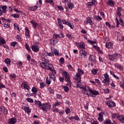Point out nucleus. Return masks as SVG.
<instances>
[{
  "label": "nucleus",
  "mask_w": 124,
  "mask_h": 124,
  "mask_svg": "<svg viewBox=\"0 0 124 124\" xmlns=\"http://www.w3.org/2000/svg\"><path fill=\"white\" fill-rule=\"evenodd\" d=\"M84 74V72L83 71V70H81L80 69H78V72L76 73V80L78 81V83H81V77H82V75Z\"/></svg>",
  "instance_id": "f257e3e1"
},
{
  "label": "nucleus",
  "mask_w": 124,
  "mask_h": 124,
  "mask_svg": "<svg viewBox=\"0 0 124 124\" xmlns=\"http://www.w3.org/2000/svg\"><path fill=\"white\" fill-rule=\"evenodd\" d=\"M108 58L109 60L112 61V62H117V60L121 58V54L119 53H115L112 55H109Z\"/></svg>",
  "instance_id": "f03ea898"
},
{
  "label": "nucleus",
  "mask_w": 124,
  "mask_h": 124,
  "mask_svg": "<svg viewBox=\"0 0 124 124\" xmlns=\"http://www.w3.org/2000/svg\"><path fill=\"white\" fill-rule=\"evenodd\" d=\"M89 92H90V93H86V95L88 96V97H93V95H99V93L98 91H96L95 90H93L91 89V88H89L88 89Z\"/></svg>",
  "instance_id": "7ed1b4c3"
},
{
  "label": "nucleus",
  "mask_w": 124,
  "mask_h": 124,
  "mask_svg": "<svg viewBox=\"0 0 124 124\" xmlns=\"http://www.w3.org/2000/svg\"><path fill=\"white\" fill-rule=\"evenodd\" d=\"M62 74L65 77L66 82H68L66 84V86H70L71 85V82L70 81V77L69 76V74L66 71H63Z\"/></svg>",
  "instance_id": "20e7f679"
},
{
  "label": "nucleus",
  "mask_w": 124,
  "mask_h": 124,
  "mask_svg": "<svg viewBox=\"0 0 124 124\" xmlns=\"http://www.w3.org/2000/svg\"><path fill=\"white\" fill-rule=\"evenodd\" d=\"M51 109V104L49 103L42 104V107L41 109L43 112H47V110H50Z\"/></svg>",
  "instance_id": "39448f33"
},
{
  "label": "nucleus",
  "mask_w": 124,
  "mask_h": 124,
  "mask_svg": "<svg viewBox=\"0 0 124 124\" xmlns=\"http://www.w3.org/2000/svg\"><path fill=\"white\" fill-rule=\"evenodd\" d=\"M41 66L44 68V69H47V70H50V71H52L53 69H52L51 66H49V65H52V64L51 63H47L46 62H42L40 63Z\"/></svg>",
  "instance_id": "423d86ee"
},
{
  "label": "nucleus",
  "mask_w": 124,
  "mask_h": 124,
  "mask_svg": "<svg viewBox=\"0 0 124 124\" xmlns=\"http://www.w3.org/2000/svg\"><path fill=\"white\" fill-rule=\"evenodd\" d=\"M105 78L103 80V83H104V85L106 86H109L110 85V78H109V75L108 74L106 73L104 75Z\"/></svg>",
  "instance_id": "0eeeda50"
},
{
  "label": "nucleus",
  "mask_w": 124,
  "mask_h": 124,
  "mask_svg": "<svg viewBox=\"0 0 124 124\" xmlns=\"http://www.w3.org/2000/svg\"><path fill=\"white\" fill-rule=\"evenodd\" d=\"M88 55V52L85 50V49H81L79 50V59H83V58H85Z\"/></svg>",
  "instance_id": "6e6552de"
},
{
  "label": "nucleus",
  "mask_w": 124,
  "mask_h": 124,
  "mask_svg": "<svg viewBox=\"0 0 124 124\" xmlns=\"http://www.w3.org/2000/svg\"><path fill=\"white\" fill-rule=\"evenodd\" d=\"M21 88H24V89L26 90V92H30V90H31V87L28 85V83L27 82H23L21 84Z\"/></svg>",
  "instance_id": "1a4fd4ad"
},
{
  "label": "nucleus",
  "mask_w": 124,
  "mask_h": 124,
  "mask_svg": "<svg viewBox=\"0 0 124 124\" xmlns=\"http://www.w3.org/2000/svg\"><path fill=\"white\" fill-rule=\"evenodd\" d=\"M106 104L109 108H112L116 106V103L114 101H111V100L107 101Z\"/></svg>",
  "instance_id": "9d476101"
},
{
  "label": "nucleus",
  "mask_w": 124,
  "mask_h": 124,
  "mask_svg": "<svg viewBox=\"0 0 124 124\" xmlns=\"http://www.w3.org/2000/svg\"><path fill=\"white\" fill-rule=\"evenodd\" d=\"M84 23L85 25H88V24H90L91 26L93 25L94 23L93 22V20H92V18H91L90 17H88L86 18V20L84 21Z\"/></svg>",
  "instance_id": "9b49d317"
},
{
  "label": "nucleus",
  "mask_w": 124,
  "mask_h": 124,
  "mask_svg": "<svg viewBox=\"0 0 124 124\" xmlns=\"http://www.w3.org/2000/svg\"><path fill=\"white\" fill-rule=\"evenodd\" d=\"M78 49H81V50H85L86 49V45L85 43L83 42H81L78 44Z\"/></svg>",
  "instance_id": "f8f14e48"
},
{
  "label": "nucleus",
  "mask_w": 124,
  "mask_h": 124,
  "mask_svg": "<svg viewBox=\"0 0 124 124\" xmlns=\"http://www.w3.org/2000/svg\"><path fill=\"white\" fill-rule=\"evenodd\" d=\"M17 123V119L15 117L9 119L8 124H15Z\"/></svg>",
  "instance_id": "ddd939ff"
},
{
  "label": "nucleus",
  "mask_w": 124,
  "mask_h": 124,
  "mask_svg": "<svg viewBox=\"0 0 124 124\" xmlns=\"http://www.w3.org/2000/svg\"><path fill=\"white\" fill-rule=\"evenodd\" d=\"M31 49L32 51L35 53L39 51V46L37 45H33L31 46Z\"/></svg>",
  "instance_id": "4468645a"
},
{
  "label": "nucleus",
  "mask_w": 124,
  "mask_h": 124,
  "mask_svg": "<svg viewBox=\"0 0 124 124\" xmlns=\"http://www.w3.org/2000/svg\"><path fill=\"white\" fill-rule=\"evenodd\" d=\"M121 12H122V8L121 7H117L116 14L119 18H121V17L122 16V14L121 13Z\"/></svg>",
  "instance_id": "2eb2a0df"
},
{
  "label": "nucleus",
  "mask_w": 124,
  "mask_h": 124,
  "mask_svg": "<svg viewBox=\"0 0 124 124\" xmlns=\"http://www.w3.org/2000/svg\"><path fill=\"white\" fill-rule=\"evenodd\" d=\"M0 9H1L2 13H6L7 12V6L6 5L1 6H0Z\"/></svg>",
  "instance_id": "dca6fc26"
},
{
  "label": "nucleus",
  "mask_w": 124,
  "mask_h": 124,
  "mask_svg": "<svg viewBox=\"0 0 124 124\" xmlns=\"http://www.w3.org/2000/svg\"><path fill=\"white\" fill-rule=\"evenodd\" d=\"M89 61H90L91 62H93V63L95 62V57L93 55H90Z\"/></svg>",
  "instance_id": "f3484780"
},
{
  "label": "nucleus",
  "mask_w": 124,
  "mask_h": 124,
  "mask_svg": "<svg viewBox=\"0 0 124 124\" xmlns=\"http://www.w3.org/2000/svg\"><path fill=\"white\" fill-rule=\"evenodd\" d=\"M57 21L58 22V26L60 27L61 30H63L64 26L62 23V19L61 18H58Z\"/></svg>",
  "instance_id": "a211bd4d"
},
{
  "label": "nucleus",
  "mask_w": 124,
  "mask_h": 124,
  "mask_svg": "<svg viewBox=\"0 0 124 124\" xmlns=\"http://www.w3.org/2000/svg\"><path fill=\"white\" fill-rule=\"evenodd\" d=\"M34 103L36 105L39 106V108H41V109L42 108V103H41V101L35 100Z\"/></svg>",
  "instance_id": "6ab92c4d"
},
{
  "label": "nucleus",
  "mask_w": 124,
  "mask_h": 124,
  "mask_svg": "<svg viewBox=\"0 0 124 124\" xmlns=\"http://www.w3.org/2000/svg\"><path fill=\"white\" fill-rule=\"evenodd\" d=\"M25 35L26 37H28V38H30L31 36L30 35V30L27 27L25 28Z\"/></svg>",
  "instance_id": "aec40b11"
},
{
  "label": "nucleus",
  "mask_w": 124,
  "mask_h": 124,
  "mask_svg": "<svg viewBox=\"0 0 124 124\" xmlns=\"http://www.w3.org/2000/svg\"><path fill=\"white\" fill-rule=\"evenodd\" d=\"M111 116L112 119H118L119 120V118H120V114L118 113H112Z\"/></svg>",
  "instance_id": "412c9836"
},
{
  "label": "nucleus",
  "mask_w": 124,
  "mask_h": 124,
  "mask_svg": "<svg viewBox=\"0 0 124 124\" xmlns=\"http://www.w3.org/2000/svg\"><path fill=\"white\" fill-rule=\"evenodd\" d=\"M98 120L99 122H103V113H99V117L98 118Z\"/></svg>",
  "instance_id": "4be33fe9"
},
{
  "label": "nucleus",
  "mask_w": 124,
  "mask_h": 124,
  "mask_svg": "<svg viewBox=\"0 0 124 124\" xmlns=\"http://www.w3.org/2000/svg\"><path fill=\"white\" fill-rule=\"evenodd\" d=\"M6 43V42H5V40H4V38L2 37H0V45H3Z\"/></svg>",
  "instance_id": "5701e85b"
},
{
  "label": "nucleus",
  "mask_w": 124,
  "mask_h": 124,
  "mask_svg": "<svg viewBox=\"0 0 124 124\" xmlns=\"http://www.w3.org/2000/svg\"><path fill=\"white\" fill-rule=\"evenodd\" d=\"M38 6H34L33 7H30L29 8V10L30 11H35L37 9Z\"/></svg>",
  "instance_id": "b1692460"
},
{
  "label": "nucleus",
  "mask_w": 124,
  "mask_h": 124,
  "mask_svg": "<svg viewBox=\"0 0 124 124\" xmlns=\"http://www.w3.org/2000/svg\"><path fill=\"white\" fill-rule=\"evenodd\" d=\"M114 66L115 67H117V68L120 70H123L124 69V67H123V66H122V65H121L120 64L115 63L114 64Z\"/></svg>",
  "instance_id": "393cba45"
},
{
  "label": "nucleus",
  "mask_w": 124,
  "mask_h": 124,
  "mask_svg": "<svg viewBox=\"0 0 124 124\" xmlns=\"http://www.w3.org/2000/svg\"><path fill=\"white\" fill-rule=\"evenodd\" d=\"M57 42L56 41V39H51L50 44L52 46H54Z\"/></svg>",
  "instance_id": "a878e982"
},
{
  "label": "nucleus",
  "mask_w": 124,
  "mask_h": 124,
  "mask_svg": "<svg viewBox=\"0 0 124 124\" xmlns=\"http://www.w3.org/2000/svg\"><path fill=\"white\" fill-rule=\"evenodd\" d=\"M113 46V44L110 42L109 43H107L106 44V48H108V49H110V48H111V47H112Z\"/></svg>",
  "instance_id": "bb28decb"
},
{
  "label": "nucleus",
  "mask_w": 124,
  "mask_h": 124,
  "mask_svg": "<svg viewBox=\"0 0 124 124\" xmlns=\"http://www.w3.org/2000/svg\"><path fill=\"white\" fill-rule=\"evenodd\" d=\"M119 121L122 123L124 124V115H120L119 118Z\"/></svg>",
  "instance_id": "cd10ccee"
},
{
  "label": "nucleus",
  "mask_w": 124,
  "mask_h": 124,
  "mask_svg": "<svg viewBox=\"0 0 124 124\" xmlns=\"http://www.w3.org/2000/svg\"><path fill=\"white\" fill-rule=\"evenodd\" d=\"M49 78L52 79L54 82L56 81V76L54 74H49Z\"/></svg>",
  "instance_id": "c85d7f7f"
},
{
  "label": "nucleus",
  "mask_w": 124,
  "mask_h": 124,
  "mask_svg": "<svg viewBox=\"0 0 124 124\" xmlns=\"http://www.w3.org/2000/svg\"><path fill=\"white\" fill-rule=\"evenodd\" d=\"M24 111H25L27 114H30V113L31 112V109H30V108L28 107H25L24 108Z\"/></svg>",
  "instance_id": "c756f323"
},
{
  "label": "nucleus",
  "mask_w": 124,
  "mask_h": 124,
  "mask_svg": "<svg viewBox=\"0 0 124 124\" xmlns=\"http://www.w3.org/2000/svg\"><path fill=\"white\" fill-rule=\"evenodd\" d=\"M31 92L34 93V94H35V95H36V94L37 93V89H36V88L33 87H32V88L31 89Z\"/></svg>",
  "instance_id": "7c9ffc66"
},
{
  "label": "nucleus",
  "mask_w": 124,
  "mask_h": 124,
  "mask_svg": "<svg viewBox=\"0 0 124 124\" xmlns=\"http://www.w3.org/2000/svg\"><path fill=\"white\" fill-rule=\"evenodd\" d=\"M25 47L29 52H31V47H30V46L27 43H25Z\"/></svg>",
  "instance_id": "2f4dec72"
},
{
  "label": "nucleus",
  "mask_w": 124,
  "mask_h": 124,
  "mask_svg": "<svg viewBox=\"0 0 124 124\" xmlns=\"http://www.w3.org/2000/svg\"><path fill=\"white\" fill-rule=\"evenodd\" d=\"M108 4L110 6H112V5H115V3L112 0H109L108 1Z\"/></svg>",
  "instance_id": "473e14b6"
},
{
  "label": "nucleus",
  "mask_w": 124,
  "mask_h": 124,
  "mask_svg": "<svg viewBox=\"0 0 124 124\" xmlns=\"http://www.w3.org/2000/svg\"><path fill=\"white\" fill-rule=\"evenodd\" d=\"M4 62L6 63L7 64H10V62H11V61H10V59L9 58H6L4 60Z\"/></svg>",
  "instance_id": "72a5a7b5"
},
{
  "label": "nucleus",
  "mask_w": 124,
  "mask_h": 124,
  "mask_svg": "<svg viewBox=\"0 0 124 124\" xmlns=\"http://www.w3.org/2000/svg\"><path fill=\"white\" fill-rule=\"evenodd\" d=\"M67 6L68 8H70V9H72L74 6V4L71 3H69L67 4Z\"/></svg>",
  "instance_id": "f704fd0d"
},
{
  "label": "nucleus",
  "mask_w": 124,
  "mask_h": 124,
  "mask_svg": "<svg viewBox=\"0 0 124 124\" xmlns=\"http://www.w3.org/2000/svg\"><path fill=\"white\" fill-rule=\"evenodd\" d=\"M97 71H98V70H97V69H93L92 70V73L93 74V75H96Z\"/></svg>",
  "instance_id": "c9c22d12"
},
{
  "label": "nucleus",
  "mask_w": 124,
  "mask_h": 124,
  "mask_svg": "<svg viewBox=\"0 0 124 124\" xmlns=\"http://www.w3.org/2000/svg\"><path fill=\"white\" fill-rule=\"evenodd\" d=\"M61 103L60 101H57V102L55 103L53 105V107H57V106H60Z\"/></svg>",
  "instance_id": "e433bc0d"
},
{
  "label": "nucleus",
  "mask_w": 124,
  "mask_h": 124,
  "mask_svg": "<svg viewBox=\"0 0 124 124\" xmlns=\"http://www.w3.org/2000/svg\"><path fill=\"white\" fill-rule=\"evenodd\" d=\"M65 112L67 115H68L69 113H70V108H68V107H66L65 109Z\"/></svg>",
  "instance_id": "4c0bfd02"
},
{
  "label": "nucleus",
  "mask_w": 124,
  "mask_h": 124,
  "mask_svg": "<svg viewBox=\"0 0 124 124\" xmlns=\"http://www.w3.org/2000/svg\"><path fill=\"white\" fill-rule=\"evenodd\" d=\"M11 79H15L17 77V76L15 74H11L10 75Z\"/></svg>",
  "instance_id": "58836bf2"
},
{
  "label": "nucleus",
  "mask_w": 124,
  "mask_h": 124,
  "mask_svg": "<svg viewBox=\"0 0 124 124\" xmlns=\"http://www.w3.org/2000/svg\"><path fill=\"white\" fill-rule=\"evenodd\" d=\"M59 62L61 63V64H63L64 63V58H61L59 60Z\"/></svg>",
  "instance_id": "ea45409f"
},
{
  "label": "nucleus",
  "mask_w": 124,
  "mask_h": 124,
  "mask_svg": "<svg viewBox=\"0 0 124 124\" xmlns=\"http://www.w3.org/2000/svg\"><path fill=\"white\" fill-rule=\"evenodd\" d=\"M66 36L67 37V38L70 39L71 40L73 39V37H72V35H71L70 34H66Z\"/></svg>",
  "instance_id": "a19ab883"
},
{
  "label": "nucleus",
  "mask_w": 124,
  "mask_h": 124,
  "mask_svg": "<svg viewBox=\"0 0 124 124\" xmlns=\"http://www.w3.org/2000/svg\"><path fill=\"white\" fill-rule=\"evenodd\" d=\"M26 101L30 102V103H33V99L31 98H27L26 99Z\"/></svg>",
  "instance_id": "79ce46f5"
},
{
  "label": "nucleus",
  "mask_w": 124,
  "mask_h": 124,
  "mask_svg": "<svg viewBox=\"0 0 124 124\" xmlns=\"http://www.w3.org/2000/svg\"><path fill=\"white\" fill-rule=\"evenodd\" d=\"M67 26H68V27H69L72 30H73V29H74V26H73V25H72L70 22L67 23Z\"/></svg>",
  "instance_id": "37998d69"
},
{
  "label": "nucleus",
  "mask_w": 124,
  "mask_h": 124,
  "mask_svg": "<svg viewBox=\"0 0 124 124\" xmlns=\"http://www.w3.org/2000/svg\"><path fill=\"white\" fill-rule=\"evenodd\" d=\"M30 23L33 25V26L34 27V29L36 28V27L37 25H36V23L34 22L33 20H31L30 21Z\"/></svg>",
  "instance_id": "c03bdc74"
},
{
  "label": "nucleus",
  "mask_w": 124,
  "mask_h": 124,
  "mask_svg": "<svg viewBox=\"0 0 124 124\" xmlns=\"http://www.w3.org/2000/svg\"><path fill=\"white\" fill-rule=\"evenodd\" d=\"M16 64L17 65H18V67H21V66H22V64H23V62L20 61H18L16 62Z\"/></svg>",
  "instance_id": "a18cd8bd"
},
{
  "label": "nucleus",
  "mask_w": 124,
  "mask_h": 124,
  "mask_svg": "<svg viewBox=\"0 0 124 124\" xmlns=\"http://www.w3.org/2000/svg\"><path fill=\"white\" fill-rule=\"evenodd\" d=\"M11 16L12 17H13V18H19V17H20V16H19V15L17 14H12L11 15Z\"/></svg>",
  "instance_id": "49530a36"
},
{
  "label": "nucleus",
  "mask_w": 124,
  "mask_h": 124,
  "mask_svg": "<svg viewBox=\"0 0 124 124\" xmlns=\"http://www.w3.org/2000/svg\"><path fill=\"white\" fill-rule=\"evenodd\" d=\"M105 124H111V120L110 119H107L104 121Z\"/></svg>",
  "instance_id": "de8ad7c7"
},
{
  "label": "nucleus",
  "mask_w": 124,
  "mask_h": 124,
  "mask_svg": "<svg viewBox=\"0 0 124 124\" xmlns=\"http://www.w3.org/2000/svg\"><path fill=\"white\" fill-rule=\"evenodd\" d=\"M14 27L18 31H20V28H19V25H18V24L15 23Z\"/></svg>",
  "instance_id": "09e8293b"
},
{
  "label": "nucleus",
  "mask_w": 124,
  "mask_h": 124,
  "mask_svg": "<svg viewBox=\"0 0 124 124\" xmlns=\"http://www.w3.org/2000/svg\"><path fill=\"white\" fill-rule=\"evenodd\" d=\"M47 90L50 93L53 94L55 93V91H54V90L51 89L50 87L48 88Z\"/></svg>",
  "instance_id": "8fccbe9b"
},
{
  "label": "nucleus",
  "mask_w": 124,
  "mask_h": 124,
  "mask_svg": "<svg viewBox=\"0 0 124 124\" xmlns=\"http://www.w3.org/2000/svg\"><path fill=\"white\" fill-rule=\"evenodd\" d=\"M52 82V80L51 79H48V78H46V85H50V84H51V82Z\"/></svg>",
  "instance_id": "3c124183"
},
{
  "label": "nucleus",
  "mask_w": 124,
  "mask_h": 124,
  "mask_svg": "<svg viewBox=\"0 0 124 124\" xmlns=\"http://www.w3.org/2000/svg\"><path fill=\"white\" fill-rule=\"evenodd\" d=\"M2 112H3L4 115H7V114L8 113V111H7V109L5 108H4V109H3V111Z\"/></svg>",
  "instance_id": "603ef678"
},
{
  "label": "nucleus",
  "mask_w": 124,
  "mask_h": 124,
  "mask_svg": "<svg viewBox=\"0 0 124 124\" xmlns=\"http://www.w3.org/2000/svg\"><path fill=\"white\" fill-rule=\"evenodd\" d=\"M31 64H35L36 65L37 64V62L35 61L34 59L31 60Z\"/></svg>",
  "instance_id": "864d4df0"
},
{
  "label": "nucleus",
  "mask_w": 124,
  "mask_h": 124,
  "mask_svg": "<svg viewBox=\"0 0 124 124\" xmlns=\"http://www.w3.org/2000/svg\"><path fill=\"white\" fill-rule=\"evenodd\" d=\"M40 88L41 89H43V88H44L45 86H46V84L44 82H41L40 83Z\"/></svg>",
  "instance_id": "5fc2aeb1"
},
{
  "label": "nucleus",
  "mask_w": 124,
  "mask_h": 124,
  "mask_svg": "<svg viewBox=\"0 0 124 124\" xmlns=\"http://www.w3.org/2000/svg\"><path fill=\"white\" fill-rule=\"evenodd\" d=\"M53 111L56 112V113H59V108L56 107H53Z\"/></svg>",
  "instance_id": "6e6d98bb"
},
{
  "label": "nucleus",
  "mask_w": 124,
  "mask_h": 124,
  "mask_svg": "<svg viewBox=\"0 0 124 124\" xmlns=\"http://www.w3.org/2000/svg\"><path fill=\"white\" fill-rule=\"evenodd\" d=\"M95 18L97 21H101L102 20V18L99 16H95Z\"/></svg>",
  "instance_id": "4d7b16f0"
},
{
  "label": "nucleus",
  "mask_w": 124,
  "mask_h": 124,
  "mask_svg": "<svg viewBox=\"0 0 124 124\" xmlns=\"http://www.w3.org/2000/svg\"><path fill=\"white\" fill-rule=\"evenodd\" d=\"M64 92H66V93L68 92V91H69V88H68V87H67V86H64Z\"/></svg>",
  "instance_id": "13d9d810"
},
{
  "label": "nucleus",
  "mask_w": 124,
  "mask_h": 124,
  "mask_svg": "<svg viewBox=\"0 0 124 124\" xmlns=\"http://www.w3.org/2000/svg\"><path fill=\"white\" fill-rule=\"evenodd\" d=\"M44 15H45L46 16H47V17H51V16H50V13H49V12H45L44 13Z\"/></svg>",
  "instance_id": "bf43d9fd"
},
{
  "label": "nucleus",
  "mask_w": 124,
  "mask_h": 124,
  "mask_svg": "<svg viewBox=\"0 0 124 124\" xmlns=\"http://www.w3.org/2000/svg\"><path fill=\"white\" fill-rule=\"evenodd\" d=\"M91 3L92 5H96L97 4V2L95 0H92Z\"/></svg>",
  "instance_id": "052dcab7"
},
{
  "label": "nucleus",
  "mask_w": 124,
  "mask_h": 124,
  "mask_svg": "<svg viewBox=\"0 0 124 124\" xmlns=\"http://www.w3.org/2000/svg\"><path fill=\"white\" fill-rule=\"evenodd\" d=\"M16 39L19 42H21L22 41V39H21V37H20V35H16Z\"/></svg>",
  "instance_id": "680f3d73"
},
{
  "label": "nucleus",
  "mask_w": 124,
  "mask_h": 124,
  "mask_svg": "<svg viewBox=\"0 0 124 124\" xmlns=\"http://www.w3.org/2000/svg\"><path fill=\"white\" fill-rule=\"evenodd\" d=\"M17 44V42H13L11 44V46L12 47H15V46H16V45Z\"/></svg>",
  "instance_id": "e2e57ef3"
},
{
  "label": "nucleus",
  "mask_w": 124,
  "mask_h": 124,
  "mask_svg": "<svg viewBox=\"0 0 124 124\" xmlns=\"http://www.w3.org/2000/svg\"><path fill=\"white\" fill-rule=\"evenodd\" d=\"M54 53L55 56H59V50H58L57 49H55L54 51Z\"/></svg>",
  "instance_id": "0e129e2a"
},
{
  "label": "nucleus",
  "mask_w": 124,
  "mask_h": 124,
  "mask_svg": "<svg viewBox=\"0 0 124 124\" xmlns=\"http://www.w3.org/2000/svg\"><path fill=\"white\" fill-rule=\"evenodd\" d=\"M4 88H5V85H3L2 83L0 82V90H1V89Z\"/></svg>",
  "instance_id": "69168bd1"
},
{
  "label": "nucleus",
  "mask_w": 124,
  "mask_h": 124,
  "mask_svg": "<svg viewBox=\"0 0 124 124\" xmlns=\"http://www.w3.org/2000/svg\"><path fill=\"white\" fill-rule=\"evenodd\" d=\"M57 7H58V9H59V10H60V11H63V7H62V6H58Z\"/></svg>",
  "instance_id": "338daca9"
},
{
  "label": "nucleus",
  "mask_w": 124,
  "mask_h": 124,
  "mask_svg": "<svg viewBox=\"0 0 124 124\" xmlns=\"http://www.w3.org/2000/svg\"><path fill=\"white\" fill-rule=\"evenodd\" d=\"M93 48H94L95 49H96L97 51H98L100 49V48L99 47L97 46H93Z\"/></svg>",
  "instance_id": "774afa93"
}]
</instances>
